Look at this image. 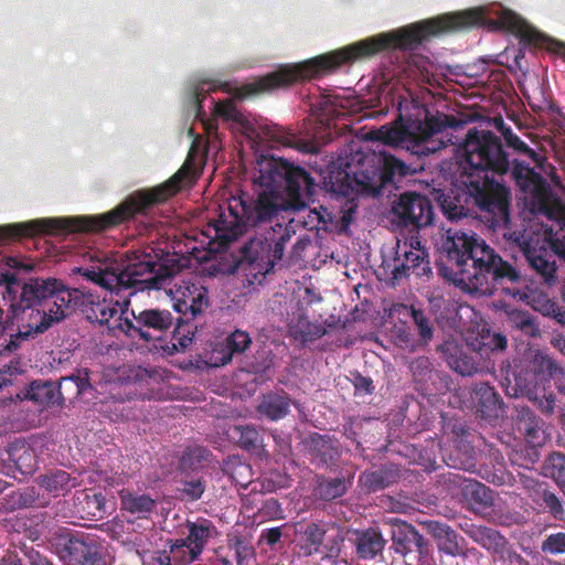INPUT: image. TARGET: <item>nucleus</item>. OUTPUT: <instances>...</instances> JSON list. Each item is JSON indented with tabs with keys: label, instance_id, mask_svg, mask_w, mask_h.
<instances>
[{
	"label": "nucleus",
	"instance_id": "f257e3e1",
	"mask_svg": "<svg viewBox=\"0 0 565 565\" xmlns=\"http://www.w3.org/2000/svg\"><path fill=\"white\" fill-rule=\"evenodd\" d=\"M397 119L394 127L383 126L381 139L418 158L447 146L456 147L460 186L440 199V209L450 221L476 214L493 231L519 247L541 284L558 281L559 258L565 260V227L534 224L511 228V189L514 183L533 199L539 196L543 178L529 164L509 158L500 137L489 130L470 129L461 142L454 141L446 116H433L409 88L403 87L391 97Z\"/></svg>",
	"mask_w": 565,
	"mask_h": 565
},
{
	"label": "nucleus",
	"instance_id": "f03ea898",
	"mask_svg": "<svg viewBox=\"0 0 565 565\" xmlns=\"http://www.w3.org/2000/svg\"><path fill=\"white\" fill-rule=\"evenodd\" d=\"M317 181L300 166L282 158L260 154L256 160L252 192L232 195L209 224V235L226 249L248 228L255 231L239 248L235 270L250 285H260L281 260L286 244L295 235L292 222L281 213L299 209L312 199Z\"/></svg>",
	"mask_w": 565,
	"mask_h": 565
},
{
	"label": "nucleus",
	"instance_id": "7ed1b4c3",
	"mask_svg": "<svg viewBox=\"0 0 565 565\" xmlns=\"http://www.w3.org/2000/svg\"><path fill=\"white\" fill-rule=\"evenodd\" d=\"M473 25H489L518 32L529 41L546 44L547 49L565 57V43L552 40L533 29L524 19L500 3H490L461 12L443 14L411 24L399 30L382 33L350 44L329 54L278 70L252 83L250 92L263 93L288 86L296 81L319 76L356 58L372 56L384 49L414 50L430 35Z\"/></svg>",
	"mask_w": 565,
	"mask_h": 565
},
{
	"label": "nucleus",
	"instance_id": "20e7f679",
	"mask_svg": "<svg viewBox=\"0 0 565 565\" xmlns=\"http://www.w3.org/2000/svg\"><path fill=\"white\" fill-rule=\"evenodd\" d=\"M87 256L89 263L74 266L71 273L81 274L87 281L108 290L109 297L83 292L76 310H81L90 323L106 327L115 337L125 335L124 319L134 316V310L129 308L130 298L139 291L167 289L180 270L168 252L150 246L132 252L127 259L102 252Z\"/></svg>",
	"mask_w": 565,
	"mask_h": 565
},
{
	"label": "nucleus",
	"instance_id": "39448f33",
	"mask_svg": "<svg viewBox=\"0 0 565 565\" xmlns=\"http://www.w3.org/2000/svg\"><path fill=\"white\" fill-rule=\"evenodd\" d=\"M413 172L415 169L412 170L403 160L384 150L374 151L358 143L350 145L344 157L339 158L338 170L329 175L331 191L337 194L339 206H333L331 211L323 205L307 209L319 191L317 184L312 199L299 209H291L298 214L289 222L295 227L300 224L308 231L342 233L351 224L358 209L354 194L380 196L386 190L391 193L403 177Z\"/></svg>",
	"mask_w": 565,
	"mask_h": 565
},
{
	"label": "nucleus",
	"instance_id": "423d86ee",
	"mask_svg": "<svg viewBox=\"0 0 565 565\" xmlns=\"http://www.w3.org/2000/svg\"><path fill=\"white\" fill-rule=\"evenodd\" d=\"M217 88L218 85L214 82L200 81L190 88L188 97L191 111L195 116L194 126H201L209 148L216 147L217 120L222 119L232 129L241 131L252 147L269 143L273 147L294 148L302 153H319L321 147L332 139L330 121L341 114L339 107L344 108V100L338 95L319 92L311 97L310 109L326 125L328 131L321 136L297 134L276 124L253 122L237 109L233 98L216 100L212 97L211 93Z\"/></svg>",
	"mask_w": 565,
	"mask_h": 565
},
{
	"label": "nucleus",
	"instance_id": "0eeeda50",
	"mask_svg": "<svg viewBox=\"0 0 565 565\" xmlns=\"http://www.w3.org/2000/svg\"><path fill=\"white\" fill-rule=\"evenodd\" d=\"M444 275L469 294L491 296L498 288L526 300V279L515 263L502 256L472 231L439 227L433 234Z\"/></svg>",
	"mask_w": 565,
	"mask_h": 565
},
{
	"label": "nucleus",
	"instance_id": "6e6552de",
	"mask_svg": "<svg viewBox=\"0 0 565 565\" xmlns=\"http://www.w3.org/2000/svg\"><path fill=\"white\" fill-rule=\"evenodd\" d=\"M193 174L190 168L183 166L163 185L148 193H136L113 211L96 216H81L73 220L61 217L38 218V236H64L73 232H100L137 215H146L158 203L164 202L191 183Z\"/></svg>",
	"mask_w": 565,
	"mask_h": 565
},
{
	"label": "nucleus",
	"instance_id": "1a4fd4ad",
	"mask_svg": "<svg viewBox=\"0 0 565 565\" xmlns=\"http://www.w3.org/2000/svg\"><path fill=\"white\" fill-rule=\"evenodd\" d=\"M83 299V291L67 287L54 277H38V333L49 330L54 323L63 321L76 310V303Z\"/></svg>",
	"mask_w": 565,
	"mask_h": 565
},
{
	"label": "nucleus",
	"instance_id": "9d476101",
	"mask_svg": "<svg viewBox=\"0 0 565 565\" xmlns=\"http://www.w3.org/2000/svg\"><path fill=\"white\" fill-rule=\"evenodd\" d=\"M383 269L393 285L399 284L412 274L423 277L431 274L429 254L423 235L398 234L394 257L384 260Z\"/></svg>",
	"mask_w": 565,
	"mask_h": 565
},
{
	"label": "nucleus",
	"instance_id": "9b49d317",
	"mask_svg": "<svg viewBox=\"0 0 565 565\" xmlns=\"http://www.w3.org/2000/svg\"><path fill=\"white\" fill-rule=\"evenodd\" d=\"M1 277L0 294L10 302L13 320L18 326V333L14 339H11L9 348H17L18 340H25L35 332V326L32 322L35 285L22 282L15 274L4 273Z\"/></svg>",
	"mask_w": 565,
	"mask_h": 565
},
{
	"label": "nucleus",
	"instance_id": "f8f14e48",
	"mask_svg": "<svg viewBox=\"0 0 565 565\" xmlns=\"http://www.w3.org/2000/svg\"><path fill=\"white\" fill-rule=\"evenodd\" d=\"M434 217L433 202L418 193L401 194L391 209V223L398 234L423 235L433 225Z\"/></svg>",
	"mask_w": 565,
	"mask_h": 565
},
{
	"label": "nucleus",
	"instance_id": "ddd939ff",
	"mask_svg": "<svg viewBox=\"0 0 565 565\" xmlns=\"http://www.w3.org/2000/svg\"><path fill=\"white\" fill-rule=\"evenodd\" d=\"M296 532L301 535L299 544L303 556L323 554L326 557H339L344 541L343 529L331 521H312L298 523Z\"/></svg>",
	"mask_w": 565,
	"mask_h": 565
},
{
	"label": "nucleus",
	"instance_id": "4468645a",
	"mask_svg": "<svg viewBox=\"0 0 565 565\" xmlns=\"http://www.w3.org/2000/svg\"><path fill=\"white\" fill-rule=\"evenodd\" d=\"M392 550L403 557L405 565H426L429 547L425 537L412 524L394 519L391 523Z\"/></svg>",
	"mask_w": 565,
	"mask_h": 565
},
{
	"label": "nucleus",
	"instance_id": "2eb2a0df",
	"mask_svg": "<svg viewBox=\"0 0 565 565\" xmlns=\"http://www.w3.org/2000/svg\"><path fill=\"white\" fill-rule=\"evenodd\" d=\"M174 318L167 309H145L124 319L125 335L145 341L162 340L170 332Z\"/></svg>",
	"mask_w": 565,
	"mask_h": 565
},
{
	"label": "nucleus",
	"instance_id": "dca6fc26",
	"mask_svg": "<svg viewBox=\"0 0 565 565\" xmlns=\"http://www.w3.org/2000/svg\"><path fill=\"white\" fill-rule=\"evenodd\" d=\"M177 312L190 318L202 315L209 306L207 289L199 281H174L168 289Z\"/></svg>",
	"mask_w": 565,
	"mask_h": 565
},
{
	"label": "nucleus",
	"instance_id": "f3484780",
	"mask_svg": "<svg viewBox=\"0 0 565 565\" xmlns=\"http://www.w3.org/2000/svg\"><path fill=\"white\" fill-rule=\"evenodd\" d=\"M469 406L480 418L494 423L504 414V404L494 387L484 382L473 384L469 390Z\"/></svg>",
	"mask_w": 565,
	"mask_h": 565
},
{
	"label": "nucleus",
	"instance_id": "a211bd4d",
	"mask_svg": "<svg viewBox=\"0 0 565 565\" xmlns=\"http://www.w3.org/2000/svg\"><path fill=\"white\" fill-rule=\"evenodd\" d=\"M446 483L458 488L473 510H486L493 505L494 492L483 483L460 473H449Z\"/></svg>",
	"mask_w": 565,
	"mask_h": 565
},
{
	"label": "nucleus",
	"instance_id": "6ab92c4d",
	"mask_svg": "<svg viewBox=\"0 0 565 565\" xmlns=\"http://www.w3.org/2000/svg\"><path fill=\"white\" fill-rule=\"evenodd\" d=\"M501 385L510 397H529L544 386L526 362L515 364L512 371H507Z\"/></svg>",
	"mask_w": 565,
	"mask_h": 565
},
{
	"label": "nucleus",
	"instance_id": "aec40b11",
	"mask_svg": "<svg viewBox=\"0 0 565 565\" xmlns=\"http://www.w3.org/2000/svg\"><path fill=\"white\" fill-rule=\"evenodd\" d=\"M438 351L446 360L451 370L462 376H471L478 372V364L475 358L466 351L462 344L455 340H445Z\"/></svg>",
	"mask_w": 565,
	"mask_h": 565
},
{
	"label": "nucleus",
	"instance_id": "412c9836",
	"mask_svg": "<svg viewBox=\"0 0 565 565\" xmlns=\"http://www.w3.org/2000/svg\"><path fill=\"white\" fill-rule=\"evenodd\" d=\"M350 541L355 547V554L359 559L371 561L376 556L382 555L386 545V540L383 537L381 531L376 527H369L364 530H354Z\"/></svg>",
	"mask_w": 565,
	"mask_h": 565
},
{
	"label": "nucleus",
	"instance_id": "4be33fe9",
	"mask_svg": "<svg viewBox=\"0 0 565 565\" xmlns=\"http://www.w3.org/2000/svg\"><path fill=\"white\" fill-rule=\"evenodd\" d=\"M516 431L524 437L527 444L540 446L545 440L544 423L527 406H516L514 418Z\"/></svg>",
	"mask_w": 565,
	"mask_h": 565
},
{
	"label": "nucleus",
	"instance_id": "5701e85b",
	"mask_svg": "<svg viewBox=\"0 0 565 565\" xmlns=\"http://www.w3.org/2000/svg\"><path fill=\"white\" fill-rule=\"evenodd\" d=\"M38 545H42L45 550L56 554L58 558L65 564L71 557V547L75 542H82V539L71 537L67 532L61 527L50 529L47 533L38 532Z\"/></svg>",
	"mask_w": 565,
	"mask_h": 565
},
{
	"label": "nucleus",
	"instance_id": "b1692460",
	"mask_svg": "<svg viewBox=\"0 0 565 565\" xmlns=\"http://www.w3.org/2000/svg\"><path fill=\"white\" fill-rule=\"evenodd\" d=\"M430 310L438 326L444 330H455L458 327V305L450 297L433 295L429 298Z\"/></svg>",
	"mask_w": 565,
	"mask_h": 565
},
{
	"label": "nucleus",
	"instance_id": "393cba45",
	"mask_svg": "<svg viewBox=\"0 0 565 565\" xmlns=\"http://www.w3.org/2000/svg\"><path fill=\"white\" fill-rule=\"evenodd\" d=\"M292 401L286 394L267 393L263 395L260 403L257 406V412L269 420L276 422L285 418L290 412Z\"/></svg>",
	"mask_w": 565,
	"mask_h": 565
},
{
	"label": "nucleus",
	"instance_id": "a878e982",
	"mask_svg": "<svg viewBox=\"0 0 565 565\" xmlns=\"http://www.w3.org/2000/svg\"><path fill=\"white\" fill-rule=\"evenodd\" d=\"M326 328L318 323H312L303 315L292 317L288 323V334L295 341L306 344L323 337Z\"/></svg>",
	"mask_w": 565,
	"mask_h": 565
},
{
	"label": "nucleus",
	"instance_id": "bb28decb",
	"mask_svg": "<svg viewBox=\"0 0 565 565\" xmlns=\"http://www.w3.org/2000/svg\"><path fill=\"white\" fill-rule=\"evenodd\" d=\"M121 510L136 515L139 519H147L156 508V500L146 493H135L128 490L119 492Z\"/></svg>",
	"mask_w": 565,
	"mask_h": 565
},
{
	"label": "nucleus",
	"instance_id": "cd10ccee",
	"mask_svg": "<svg viewBox=\"0 0 565 565\" xmlns=\"http://www.w3.org/2000/svg\"><path fill=\"white\" fill-rule=\"evenodd\" d=\"M71 557L64 565H108L98 547L92 542L73 543Z\"/></svg>",
	"mask_w": 565,
	"mask_h": 565
},
{
	"label": "nucleus",
	"instance_id": "c85d7f7f",
	"mask_svg": "<svg viewBox=\"0 0 565 565\" xmlns=\"http://www.w3.org/2000/svg\"><path fill=\"white\" fill-rule=\"evenodd\" d=\"M468 534L476 543L493 553H503L508 544L505 537L492 527L472 525Z\"/></svg>",
	"mask_w": 565,
	"mask_h": 565
},
{
	"label": "nucleus",
	"instance_id": "c756f323",
	"mask_svg": "<svg viewBox=\"0 0 565 565\" xmlns=\"http://www.w3.org/2000/svg\"><path fill=\"white\" fill-rule=\"evenodd\" d=\"M350 480L344 477L328 478L320 476L317 478L315 494L323 501H332L345 494Z\"/></svg>",
	"mask_w": 565,
	"mask_h": 565
},
{
	"label": "nucleus",
	"instance_id": "7c9ffc66",
	"mask_svg": "<svg viewBox=\"0 0 565 565\" xmlns=\"http://www.w3.org/2000/svg\"><path fill=\"white\" fill-rule=\"evenodd\" d=\"M429 529L440 552L451 556L459 554L458 534L455 530L441 522H431Z\"/></svg>",
	"mask_w": 565,
	"mask_h": 565
},
{
	"label": "nucleus",
	"instance_id": "2f4dec72",
	"mask_svg": "<svg viewBox=\"0 0 565 565\" xmlns=\"http://www.w3.org/2000/svg\"><path fill=\"white\" fill-rule=\"evenodd\" d=\"M505 315V322L511 329L521 331L524 335L532 338L539 335V326L535 322L534 316L529 311L507 307Z\"/></svg>",
	"mask_w": 565,
	"mask_h": 565
},
{
	"label": "nucleus",
	"instance_id": "473e14b6",
	"mask_svg": "<svg viewBox=\"0 0 565 565\" xmlns=\"http://www.w3.org/2000/svg\"><path fill=\"white\" fill-rule=\"evenodd\" d=\"M186 527L189 534L184 540L194 548L193 555L202 554L205 544L215 530L213 523L210 520L200 519L196 522H188Z\"/></svg>",
	"mask_w": 565,
	"mask_h": 565
},
{
	"label": "nucleus",
	"instance_id": "72a5a7b5",
	"mask_svg": "<svg viewBox=\"0 0 565 565\" xmlns=\"http://www.w3.org/2000/svg\"><path fill=\"white\" fill-rule=\"evenodd\" d=\"M77 501L81 505V511L92 520H102L108 514L106 498L100 491H83L77 497Z\"/></svg>",
	"mask_w": 565,
	"mask_h": 565
},
{
	"label": "nucleus",
	"instance_id": "f704fd0d",
	"mask_svg": "<svg viewBox=\"0 0 565 565\" xmlns=\"http://www.w3.org/2000/svg\"><path fill=\"white\" fill-rule=\"evenodd\" d=\"M64 401V393L56 390V383L46 381L40 384L38 382V412L44 409L57 412L62 408Z\"/></svg>",
	"mask_w": 565,
	"mask_h": 565
},
{
	"label": "nucleus",
	"instance_id": "c9c22d12",
	"mask_svg": "<svg viewBox=\"0 0 565 565\" xmlns=\"http://www.w3.org/2000/svg\"><path fill=\"white\" fill-rule=\"evenodd\" d=\"M194 319L183 315H180L177 319L171 338L173 349L185 350L193 342L198 329V326L193 323Z\"/></svg>",
	"mask_w": 565,
	"mask_h": 565
},
{
	"label": "nucleus",
	"instance_id": "e433bc0d",
	"mask_svg": "<svg viewBox=\"0 0 565 565\" xmlns=\"http://www.w3.org/2000/svg\"><path fill=\"white\" fill-rule=\"evenodd\" d=\"M542 475L554 480L565 494V454L554 451L550 454L541 467Z\"/></svg>",
	"mask_w": 565,
	"mask_h": 565
},
{
	"label": "nucleus",
	"instance_id": "4c0bfd02",
	"mask_svg": "<svg viewBox=\"0 0 565 565\" xmlns=\"http://www.w3.org/2000/svg\"><path fill=\"white\" fill-rule=\"evenodd\" d=\"M88 387H90V384L87 370H81L77 374L63 377L61 382L56 384V390L63 391L65 399L78 397Z\"/></svg>",
	"mask_w": 565,
	"mask_h": 565
},
{
	"label": "nucleus",
	"instance_id": "58836bf2",
	"mask_svg": "<svg viewBox=\"0 0 565 565\" xmlns=\"http://www.w3.org/2000/svg\"><path fill=\"white\" fill-rule=\"evenodd\" d=\"M526 363L543 384L552 380L561 369V365L552 356L541 351L535 352Z\"/></svg>",
	"mask_w": 565,
	"mask_h": 565
},
{
	"label": "nucleus",
	"instance_id": "ea45409f",
	"mask_svg": "<svg viewBox=\"0 0 565 565\" xmlns=\"http://www.w3.org/2000/svg\"><path fill=\"white\" fill-rule=\"evenodd\" d=\"M393 479L394 476L392 471L381 467L375 470L364 471L360 476L359 482L366 492H376L388 487L393 482Z\"/></svg>",
	"mask_w": 565,
	"mask_h": 565
},
{
	"label": "nucleus",
	"instance_id": "a19ab883",
	"mask_svg": "<svg viewBox=\"0 0 565 565\" xmlns=\"http://www.w3.org/2000/svg\"><path fill=\"white\" fill-rule=\"evenodd\" d=\"M35 236V220L26 223H12L0 225V243L9 244L24 237Z\"/></svg>",
	"mask_w": 565,
	"mask_h": 565
},
{
	"label": "nucleus",
	"instance_id": "79ce46f5",
	"mask_svg": "<svg viewBox=\"0 0 565 565\" xmlns=\"http://www.w3.org/2000/svg\"><path fill=\"white\" fill-rule=\"evenodd\" d=\"M232 439L236 440L241 448L255 450L262 445L263 438L253 425H235L230 433Z\"/></svg>",
	"mask_w": 565,
	"mask_h": 565
},
{
	"label": "nucleus",
	"instance_id": "37998d69",
	"mask_svg": "<svg viewBox=\"0 0 565 565\" xmlns=\"http://www.w3.org/2000/svg\"><path fill=\"white\" fill-rule=\"evenodd\" d=\"M38 484L55 495L74 487L73 479L64 470H56L50 475L42 476L38 479Z\"/></svg>",
	"mask_w": 565,
	"mask_h": 565
},
{
	"label": "nucleus",
	"instance_id": "c03bdc74",
	"mask_svg": "<svg viewBox=\"0 0 565 565\" xmlns=\"http://www.w3.org/2000/svg\"><path fill=\"white\" fill-rule=\"evenodd\" d=\"M539 494V503L543 511L548 513L554 520L565 522L564 501L553 491L544 488Z\"/></svg>",
	"mask_w": 565,
	"mask_h": 565
},
{
	"label": "nucleus",
	"instance_id": "a18cd8bd",
	"mask_svg": "<svg viewBox=\"0 0 565 565\" xmlns=\"http://www.w3.org/2000/svg\"><path fill=\"white\" fill-rule=\"evenodd\" d=\"M209 456V450L203 447H188L179 459V468L183 472L195 471L203 467Z\"/></svg>",
	"mask_w": 565,
	"mask_h": 565
},
{
	"label": "nucleus",
	"instance_id": "49530a36",
	"mask_svg": "<svg viewBox=\"0 0 565 565\" xmlns=\"http://www.w3.org/2000/svg\"><path fill=\"white\" fill-rule=\"evenodd\" d=\"M252 344L250 335L243 330H235L226 338V348L228 353L222 358V364L232 360L233 354L245 352Z\"/></svg>",
	"mask_w": 565,
	"mask_h": 565
},
{
	"label": "nucleus",
	"instance_id": "de8ad7c7",
	"mask_svg": "<svg viewBox=\"0 0 565 565\" xmlns=\"http://www.w3.org/2000/svg\"><path fill=\"white\" fill-rule=\"evenodd\" d=\"M407 67L414 75V79L430 84L434 76V63L427 57L415 55L407 63Z\"/></svg>",
	"mask_w": 565,
	"mask_h": 565
},
{
	"label": "nucleus",
	"instance_id": "09e8293b",
	"mask_svg": "<svg viewBox=\"0 0 565 565\" xmlns=\"http://www.w3.org/2000/svg\"><path fill=\"white\" fill-rule=\"evenodd\" d=\"M170 553L172 554L174 565L190 564L196 561L201 555H193L194 548L184 539L172 541L170 544Z\"/></svg>",
	"mask_w": 565,
	"mask_h": 565
},
{
	"label": "nucleus",
	"instance_id": "8fccbe9b",
	"mask_svg": "<svg viewBox=\"0 0 565 565\" xmlns=\"http://www.w3.org/2000/svg\"><path fill=\"white\" fill-rule=\"evenodd\" d=\"M412 319L423 344H427L433 340L434 326L430 319L420 309L412 307Z\"/></svg>",
	"mask_w": 565,
	"mask_h": 565
},
{
	"label": "nucleus",
	"instance_id": "3c124183",
	"mask_svg": "<svg viewBox=\"0 0 565 565\" xmlns=\"http://www.w3.org/2000/svg\"><path fill=\"white\" fill-rule=\"evenodd\" d=\"M230 547L235 551L237 565H250L255 561V550L246 539L235 536L231 540Z\"/></svg>",
	"mask_w": 565,
	"mask_h": 565
},
{
	"label": "nucleus",
	"instance_id": "603ef678",
	"mask_svg": "<svg viewBox=\"0 0 565 565\" xmlns=\"http://www.w3.org/2000/svg\"><path fill=\"white\" fill-rule=\"evenodd\" d=\"M541 552L546 555L565 554V532L546 535L541 543Z\"/></svg>",
	"mask_w": 565,
	"mask_h": 565
},
{
	"label": "nucleus",
	"instance_id": "864d4df0",
	"mask_svg": "<svg viewBox=\"0 0 565 565\" xmlns=\"http://www.w3.org/2000/svg\"><path fill=\"white\" fill-rule=\"evenodd\" d=\"M529 401L533 402L534 405L545 415H552L556 407V397L553 393L546 394L544 386L537 390L535 393L530 395Z\"/></svg>",
	"mask_w": 565,
	"mask_h": 565
},
{
	"label": "nucleus",
	"instance_id": "5fc2aeb1",
	"mask_svg": "<svg viewBox=\"0 0 565 565\" xmlns=\"http://www.w3.org/2000/svg\"><path fill=\"white\" fill-rule=\"evenodd\" d=\"M179 491L190 501L201 499L205 491V483L201 478H190L180 481Z\"/></svg>",
	"mask_w": 565,
	"mask_h": 565
},
{
	"label": "nucleus",
	"instance_id": "6e6d98bb",
	"mask_svg": "<svg viewBox=\"0 0 565 565\" xmlns=\"http://www.w3.org/2000/svg\"><path fill=\"white\" fill-rule=\"evenodd\" d=\"M543 316L554 319L561 326H565V308L558 303L544 299L539 306L534 307Z\"/></svg>",
	"mask_w": 565,
	"mask_h": 565
},
{
	"label": "nucleus",
	"instance_id": "4d7b16f0",
	"mask_svg": "<svg viewBox=\"0 0 565 565\" xmlns=\"http://www.w3.org/2000/svg\"><path fill=\"white\" fill-rule=\"evenodd\" d=\"M38 255H44L47 258V263H58L64 259V253L61 248L54 244H51L47 238H44L43 242L38 239ZM40 267V259L38 258V268Z\"/></svg>",
	"mask_w": 565,
	"mask_h": 565
},
{
	"label": "nucleus",
	"instance_id": "13d9d810",
	"mask_svg": "<svg viewBox=\"0 0 565 565\" xmlns=\"http://www.w3.org/2000/svg\"><path fill=\"white\" fill-rule=\"evenodd\" d=\"M411 371L417 381H424L433 371V364L427 356H418L411 362Z\"/></svg>",
	"mask_w": 565,
	"mask_h": 565
},
{
	"label": "nucleus",
	"instance_id": "bf43d9fd",
	"mask_svg": "<svg viewBox=\"0 0 565 565\" xmlns=\"http://www.w3.org/2000/svg\"><path fill=\"white\" fill-rule=\"evenodd\" d=\"M507 147L513 149L515 152L530 158L532 161L537 162L540 160L539 153L525 143L518 135H513L511 139L505 142Z\"/></svg>",
	"mask_w": 565,
	"mask_h": 565
},
{
	"label": "nucleus",
	"instance_id": "052dcab7",
	"mask_svg": "<svg viewBox=\"0 0 565 565\" xmlns=\"http://www.w3.org/2000/svg\"><path fill=\"white\" fill-rule=\"evenodd\" d=\"M352 375V384L355 390L356 395H367L372 394L374 391L373 381L369 376H363L359 372L351 373Z\"/></svg>",
	"mask_w": 565,
	"mask_h": 565
},
{
	"label": "nucleus",
	"instance_id": "680f3d73",
	"mask_svg": "<svg viewBox=\"0 0 565 565\" xmlns=\"http://www.w3.org/2000/svg\"><path fill=\"white\" fill-rule=\"evenodd\" d=\"M482 347L490 351H502L507 347V338L501 333L482 335Z\"/></svg>",
	"mask_w": 565,
	"mask_h": 565
},
{
	"label": "nucleus",
	"instance_id": "e2e57ef3",
	"mask_svg": "<svg viewBox=\"0 0 565 565\" xmlns=\"http://www.w3.org/2000/svg\"><path fill=\"white\" fill-rule=\"evenodd\" d=\"M282 527L284 526H276L263 530L259 536V543H265L270 548H275L277 544L280 543L282 536Z\"/></svg>",
	"mask_w": 565,
	"mask_h": 565
},
{
	"label": "nucleus",
	"instance_id": "0e129e2a",
	"mask_svg": "<svg viewBox=\"0 0 565 565\" xmlns=\"http://www.w3.org/2000/svg\"><path fill=\"white\" fill-rule=\"evenodd\" d=\"M15 462L23 473L31 475L35 470V460H33L32 456L26 451H24L22 455H19L15 459Z\"/></svg>",
	"mask_w": 565,
	"mask_h": 565
},
{
	"label": "nucleus",
	"instance_id": "69168bd1",
	"mask_svg": "<svg viewBox=\"0 0 565 565\" xmlns=\"http://www.w3.org/2000/svg\"><path fill=\"white\" fill-rule=\"evenodd\" d=\"M266 514L275 518L279 512H281L280 504L278 500L270 498L264 502L263 509Z\"/></svg>",
	"mask_w": 565,
	"mask_h": 565
},
{
	"label": "nucleus",
	"instance_id": "338daca9",
	"mask_svg": "<svg viewBox=\"0 0 565 565\" xmlns=\"http://www.w3.org/2000/svg\"><path fill=\"white\" fill-rule=\"evenodd\" d=\"M17 398L20 401H32L35 402V381H31L28 386L17 394Z\"/></svg>",
	"mask_w": 565,
	"mask_h": 565
},
{
	"label": "nucleus",
	"instance_id": "774afa93",
	"mask_svg": "<svg viewBox=\"0 0 565 565\" xmlns=\"http://www.w3.org/2000/svg\"><path fill=\"white\" fill-rule=\"evenodd\" d=\"M552 380L558 393L565 395V369L561 366Z\"/></svg>",
	"mask_w": 565,
	"mask_h": 565
}]
</instances>
